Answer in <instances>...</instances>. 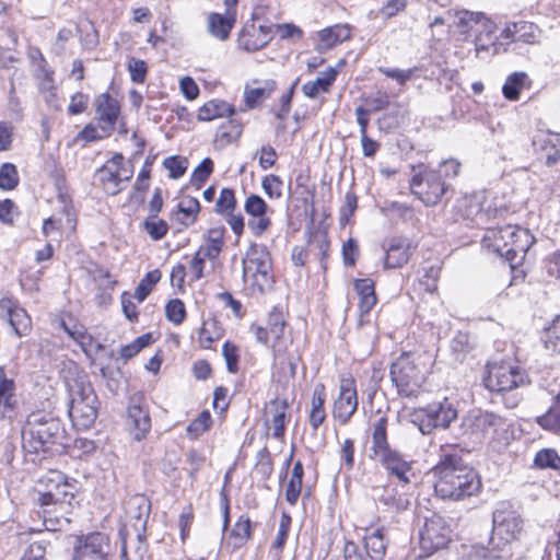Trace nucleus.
I'll return each instance as SVG.
<instances>
[{"mask_svg": "<svg viewBox=\"0 0 560 560\" xmlns=\"http://www.w3.org/2000/svg\"><path fill=\"white\" fill-rule=\"evenodd\" d=\"M287 400H272L269 406L271 419L267 420V424L272 429V436L281 439L285 432V418H287Z\"/></svg>", "mask_w": 560, "mask_h": 560, "instance_id": "obj_32", "label": "nucleus"}, {"mask_svg": "<svg viewBox=\"0 0 560 560\" xmlns=\"http://www.w3.org/2000/svg\"><path fill=\"white\" fill-rule=\"evenodd\" d=\"M244 210L252 217H261L267 213L268 205L259 195L250 194L245 200Z\"/></svg>", "mask_w": 560, "mask_h": 560, "instance_id": "obj_51", "label": "nucleus"}, {"mask_svg": "<svg viewBox=\"0 0 560 560\" xmlns=\"http://www.w3.org/2000/svg\"><path fill=\"white\" fill-rule=\"evenodd\" d=\"M358 200L357 197L348 192L345 197V205L340 210V223L342 225H346L349 221V218L353 214L354 210L357 209Z\"/></svg>", "mask_w": 560, "mask_h": 560, "instance_id": "obj_61", "label": "nucleus"}, {"mask_svg": "<svg viewBox=\"0 0 560 560\" xmlns=\"http://www.w3.org/2000/svg\"><path fill=\"white\" fill-rule=\"evenodd\" d=\"M433 475L434 491L443 500H464L477 494L481 488L477 472L456 453H444L433 468Z\"/></svg>", "mask_w": 560, "mask_h": 560, "instance_id": "obj_1", "label": "nucleus"}, {"mask_svg": "<svg viewBox=\"0 0 560 560\" xmlns=\"http://www.w3.org/2000/svg\"><path fill=\"white\" fill-rule=\"evenodd\" d=\"M535 238L527 229L506 224L490 228L482 237V245L489 252L504 257L511 266L524 259Z\"/></svg>", "mask_w": 560, "mask_h": 560, "instance_id": "obj_2", "label": "nucleus"}, {"mask_svg": "<svg viewBox=\"0 0 560 560\" xmlns=\"http://www.w3.org/2000/svg\"><path fill=\"white\" fill-rule=\"evenodd\" d=\"M537 423L547 431L560 433V395L553 398L546 413L537 418Z\"/></svg>", "mask_w": 560, "mask_h": 560, "instance_id": "obj_36", "label": "nucleus"}, {"mask_svg": "<svg viewBox=\"0 0 560 560\" xmlns=\"http://www.w3.org/2000/svg\"><path fill=\"white\" fill-rule=\"evenodd\" d=\"M354 290L359 295L361 315L369 314L377 302L374 281L369 278L357 279L354 281Z\"/></svg>", "mask_w": 560, "mask_h": 560, "instance_id": "obj_29", "label": "nucleus"}, {"mask_svg": "<svg viewBox=\"0 0 560 560\" xmlns=\"http://www.w3.org/2000/svg\"><path fill=\"white\" fill-rule=\"evenodd\" d=\"M283 180L275 174L266 175L261 180V188L270 199H280L282 197Z\"/></svg>", "mask_w": 560, "mask_h": 560, "instance_id": "obj_46", "label": "nucleus"}, {"mask_svg": "<svg viewBox=\"0 0 560 560\" xmlns=\"http://www.w3.org/2000/svg\"><path fill=\"white\" fill-rule=\"evenodd\" d=\"M504 425V419L493 412L475 410L468 412L462 421L466 434L483 436L497 432Z\"/></svg>", "mask_w": 560, "mask_h": 560, "instance_id": "obj_17", "label": "nucleus"}, {"mask_svg": "<svg viewBox=\"0 0 560 560\" xmlns=\"http://www.w3.org/2000/svg\"><path fill=\"white\" fill-rule=\"evenodd\" d=\"M529 86L530 80L526 72H513L506 78L502 86V93L506 100L517 101L520 98V92Z\"/></svg>", "mask_w": 560, "mask_h": 560, "instance_id": "obj_34", "label": "nucleus"}, {"mask_svg": "<svg viewBox=\"0 0 560 560\" xmlns=\"http://www.w3.org/2000/svg\"><path fill=\"white\" fill-rule=\"evenodd\" d=\"M82 349V351L89 357L92 358L100 350L104 348V346L94 340V338L89 335L86 331L75 341Z\"/></svg>", "mask_w": 560, "mask_h": 560, "instance_id": "obj_57", "label": "nucleus"}, {"mask_svg": "<svg viewBox=\"0 0 560 560\" xmlns=\"http://www.w3.org/2000/svg\"><path fill=\"white\" fill-rule=\"evenodd\" d=\"M538 27L534 23L520 21L508 24L501 32V37L511 42L535 44L538 40Z\"/></svg>", "mask_w": 560, "mask_h": 560, "instance_id": "obj_26", "label": "nucleus"}, {"mask_svg": "<svg viewBox=\"0 0 560 560\" xmlns=\"http://www.w3.org/2000/svg\"><path fill=\"white\" fill-rule=\"evenodd\" d=\"M534 464L539 468L560 469V456L552 448H544L536 453Z\"/></svg>", "mask_w": 560, "mask_h": 560, "instance_id": "obj_44", "label": "nucleus"}, {"mask_svg": "<svg viewBox=\"0 0 560 560\" xmlns=\"http://www.w3.org/2000/svg\"><path fill=\"white\" fill-rule=\"evenodd\" d=\"M166 318L175 325H179L186 317V307L182 300L173 299L165 306Z\"/></svg>", "mask_w": 560, "mask_h": 560, "instance_id": "obj_48", "label": "nucleus"}, {"mask_svg": "<svg viewBox=\"0 0 560 560\" xmlns=\"http://www.w3.org/2000/svg\"><path fill=\"white\" fill-rule=\"evenodd\" d=\"M19 183L15 165L4 163L0 168V188L4 190L13 189Z\"/></svg>", "mask_w": 560, "mask_h": 560, "instance_id": "obj_50", "label": "nucleus"}, {"mask_svg": "<svg viewBox=\"0 0 560 560\" xmlns=\"http://www.w3.org/2000/svg\"><path fill=\"white\" fill-rule=\"evenodd\" d=\"M336 78L337 70L330 67L316 80L304 83L302 85V92L306 97L315 98L320 93H327L336 81Z\"/></svg>", "mask_w": 560, "mask_h": 560, "instance_id": "obj_31", "label": "nucleus"}, {"mask_svg": "<svg viewBox=\"0 0 560 560\" xmlns=\"http://www.w3.org/2000/svg\"><path fill=\"white\" fill-rule=\"evenodd\" d=\"M364 550L371 560H382L386 555V529L378 527L364 536Z\"/></svg>", "mask_w": 560, "mask_h": 560, "instance_id": "obj_28", "label": "nucleus"}, {"mask_svg": "<svg viewBox=\"0 0 560 560\" xmlns=\"http://www.w3.org/2000/svg\"><path fill=\"white\" fill-rule=\"evenodd\" d=\"M46 548L42 542H33L28 546L21 560H46Z\"/></svg>", "mask_w": 560, "mask_h": 560, "instance_id": "obj_64", "label": "nucleus"}, {"mask_svg": "<svg viewBox=\"0 0 560 560\" xmlns=\"http://www.w3.org/2000/svg\"><path fill=\"white\" fill-rule=\"evenodd\" d=\"M411 192L425 206H435L447 190V185L434 170H425L410 179Z\"/></svg>", "mask_w": 560, "mask_h": 560, "instance_id": "obj_14", "label": "nucleus"}, {"mask_svg": "<svg viewBox=\"0 0 560 560\" xmlns=\"http://www.w3.org/2000/svg\"><path fill=\"white\" fill-rule=\"evenodd\" d=\"M212 418L208 410H203L200 415L192 420L186 428L187 436L191 440L198 439L211 425Z\"/></svg>", "mask_w": 560, "mask_h": 560, "instance_id": "obj_41", "label": "nucleus"}, {"mask_svg": "<svg viewBox=\"0 0 560 560\" xmlns=\"http://www.w3.org/2000/svg\"><path fill=\"white\" fill-rule=\"evenodd\" d=\"M270 254L264 245H253L243 259V277L258 293L271 285Z\"/></svg>", "mask_w": 560, "mask_h": 560, "instance_id": "obj_10", "label": "nucleus"}, {"mask_svg": "<svg viewBox=\"0 0 560 560\" xmlns=\"http://www.w3.org/2000/svg\"><path fill=\"white\" fill-rule=\"evenodd\" d=\"M143 230L154 241L163 238L168 231V224L165 220L148 217L142 223Z\"/></svg>", "mask_w": 560, "mask_h": 560, "instance_id": "obj_45", "label": "nucleus"}, {"mask_svg": "<svg viewBox=\"0 0 560 560\" xmlns=\"http://www.w3.org/2000/svg\"><path fill=\"white\" fill-rule=\"evenodd\" d=\"M228 8L224 14L212 12L208 15V32L220 40H225L233 28L235 18V5L237 2H226Z\"/></svg>", "mask_w": 560, "mask_h": 560, "instance_id": "obj_22", "label": "nucleus"}, {"mask_svg": "<svg viewBox=\"0 0 560 560\" xmlns=\"http://www.w3.org/2000/svg\"><path fill=\"white\" fill-rule=\"evenodd\" d=\"M458 25L466 26L467 32L474 31L476 36L489 38L493 44L495 24L481 12L462 11L458 14Z\"/></svg>", "mask_w": 560, "mask_h": 560, "instance_id": "obj_21", "label": "nucleus"}, {"mask_svg": "<svg viewBox=\"0 0 560 560\" xmlns=\"http://www.w3.org/2000/svg\"><path fill=\"white\" fill-rule=\"evenodd\" d=\"M61 327L68 334V336L72 338L74 341H77L85 332V328L83 327V325L78 324L71 317H69L68 319H62Z\"/></svg>", "mask_w": 560, "mask_h": 560, "instance_id": "obj_63", "label": "nucleus"}, {"mask_svg": "<svg viewBox=\"0 0 560 560\" xmlns=\"http://www.w3.org/2000/svg\"><path fill=\"white\" fill-rule=\"evenodd\" d=\"M269 336L272 339L271 348L276 362L279 364L283 363V352H285V346L283 342L284 326H276L267 328Z\"/></svg>", "mask_w": 560, "mask_h": 560, "instance_id": "obj_43", "label": "nucleus"}, {"mask_svg": "<svg viewBox=\"0 0 560 560\" xmlns=\"http://www.w3.org/2000/svg\"><path fill=\"white\" fill-rule=\"evenodd\" d=\"M95 117L105 136H109L116 127L120 115V104L109 93H102L95 97Z\"/></svg>", "mask_w": 560, "mask_h": 560, "instance_id": "obj_18", "label": "nucleus"}, {"mask_svg": "<svg viewBox=\"0 0 560 560\" xmlns=\"http://www.w3.org/2000/svg\"><path fill=\"white\" fill-rule=\"evenodd\" d=\"M0 319L8 320L18 337L26 336L31 331V317L10 299L0 301Z\"/></svg>", "mask_w": 560, "mask_h": 560, "instance_id": "obj_19", "label": "nucleus"}, {"mask_svg": "<svg viewBox=\"0 0 560 560\" xmlns=\"http://www.w3.org/2000/svg\"><path fill=\"white\" fill-rule=\"evenodd\" d=\"M545 345L547 349L560 353V315L557 316L546 331Z\"/></svg>", "mask_w": 560, "mask_h": 560, "instance_id": "obj_52", "label": "nucleus"}, {"mask_svg": "<svg viewBox=\"0 0 560 560\" xmlns=\"http://www.w3.org/2000/svg\"><path fill=\"white\" fill-rule=\"evenodd\" d=\"M340 458L348 470L354 466V443L351 439H346L340 448Z\"/></svg>", "mask_w": 560, "mask_h": 560, "instance_id": "obj_60", "label": "nucleus"}, {"mask_svg": "<svg viewBox=\"0 0 560 560\" xmlns=\"http://www.w3.org/2000/svg\"><path fill=\"white\" fill-rule=\"evenodd\" d=\"M389 376L401 397L416 398L422 392L424 374L409 353L400 354L390 364Z\"/></svg>", "mask_w": 560, "mask_h": 560, "instance_id": "obj_9", "label": "nucleus"}, {"mask_svg": "<svg viewBox=\"0 0 560 560\" xmlns=\"http://www.w3.org/2000/svg\"><path fill=\"white\" fill-rule=\"evenodd\" d=\"M350 38L351 28L349 24H336L325 27L317 33L316 50L320 54L326 52Z\"/></svg>", "mask_w": 560, "mask_h": 560, "instance_id": "obj_23", "label": "nucleus"}, {"mask_svg": "<svg viewBox=\"0 0 560 560\" xmlns=\"http://www.w3.org/2000/svg\"><path fill=\"white\" fill-rule=\"evenodd\" d=\"M129 430L132 439L143 440L151 429V419L149 412L139 405L128 407Z\"/></svg>", "mask_w": 560, "mask_h": 560, "instance_id": "obj_27", "label": "nucleus"}, {"mask_svg": "<svg viewBox=\"0 0 560 560\" xmlns=\"http://www.w3.org/2000/svg\"><path fill=\"white\" fill-rule=\"evenodd\" d=\"M224 234L225 228L223 225L209 229L205 236L206 245L199 247L198 252H202L203 257H208V259H215L222 250Z\"/></svg>", "mask_w": 560, "mask_h": 560, "instance_id": "obj_33", "label": "nucleus"}, {"mask_svg": "<svg viewBox=\"0 0 560 560\" xmlns=\"http://www.w3.org/2000/svg\"><path fill=\"white\" fill-rule=\"evenodd\" d=\"M413 246L408 238L393 237L386 252L384 265L386 268H400L408 262Z\"/></svg>", "mask_w": 560, "mask_h": 560, "instance_id": "obj_25", "label": "nucleus"}, {"mask_svg": "<svg viewBox=\"0 0 560 560\" xmlns=\"http://www.w3.org/2000/svg\"><path fill=\"white\" fill-rule=\"evenodd\" d=\"M110 553L109 537L94 532L77 538L72 560H110Z\"/></svg>", "mask_w": 560, "mask_h": 560, "instance_id": "obj_15", "label": "nucleus"}, {"mask_svg": "<svg viewBox=\"0 0 560 560\" xmlns=\"http://www.w3.org/2000/svg\"><path fill=\"white\" fill-rule=\"evenodd\" d=\"M132 176V165H126L121 153H115L104 165L96 170L95 174L103 190L110 196L118 195Z\"/></svg>", "mask_w": 560, "mask_h": 560, "instance_id": "obj_12", "label": "nucleus"}, {"mask_svg": "<svg viewBox=\"0 0 560 560\" xmlns=\"http://www.w3.org/2000/svg\"><path fill=\"white\" fill-rule=\"evenodd\" d=\"M536 150H540L545 156V164L549 167L560 162V133L540 132L533 139Z\"/></svg>", "mask_w": 560, "mask_h": 560, "instance_id": "obj_24", "label": "nucleus"}, {"mask_svg": "<svg viewBox=\"0 0 560 560\" xmlns=\"http://www.w3.org/2000/svg\"><path fill=\"white\" fill-rule=\"evenodd\" d=\"M358 408L357 389L353 380L340 382V393L334 404V416L346 423Z\"/></svg>", "mask_w": 560, "mask_h": 560, "instance_id": "obj_20", "label": "nucleus"}, {"mask_svg": "<svg viewBox=\"0 0 560 560\" xmlns=\"http://www.w3.org/2000/svg\"><path fill=\"white\" fill-rule=\"evenodd\" d=\"M242 131V124L234 118H230L218 128L215 142L220 145H226L237 140L241 137Z\"/></svg>", "mask_w": 560, "mask_h": 560, "instance_id": "obj_38", "label": "nucleus"}, {"mask_svg": "<svg viewBox=\"0 0 560 560\" xmlns=\"http://www.w3.org/2000/svg\"><path fill=\"white\" fill-rule=\"evenodd\" d=\"M89 103V96L84 93L77 92L71 96L70 104L68 106V113L70 115H78L83 113Z\"/></svg>", "mask_w": 560, "mask_h": 560, "instance_id": "obj_59", "label": "nucleus"}, {"mask_svg": "<svg viewBox=\"0 0 560 560\" xmlns=\"http://www.w3.org/2000/svg\"><path fill=\"white\" fill-rule=\"evenodd\" d=\"M451 541V529L446 521L436 514L427 517L419 532V557L427 558L444 549Z\"/></svg>", "mask_w": 560, "mask_h": 560, "instance_id": "obj_13", "label": "nucleus"}, {"mask_svg": "<svg viewBox=\"0 0 560 560\" xmlns=\"http://www.w3.org/2000/svg\"><path fill=\"white\" fill-rule=\"evenodd\" d=\"M232 536L242 544L252 537V522L247 516H240L232 529Z\"/></svg>", "mask_w": 560, "mask_h": 560, "instance_id": "obj_53", "label": "nucleus"}, {"mask_svg": "<svg viewBox=\"0 0 560 560\" xmlns=\"http://www.w3.org/2000/svg\"><path fill=\"white\" fill-rule=\"evenodd\" d=\"M147 552V545H145V541L143 540L142 536L140 534L137 535V538H136V546H135V549H133V556L132 558H130L128 556V550H127V546H126V541L124 540L122 541V546H121V558L124 560H142L144 555Z\"/></svg>", "mask_w": 560, "mask_h": 560, "instance_id": "obj_58", "label": "nucleus"}, {"mask_svg": "<svg viewBox=\"0 0 560 560\" xmlns=\"http://www.w3.org/2000/svg\"><path fill=\"white\" fill-rule=\"evenodd\" d=\"M178 217L177 220L184 225L192 224L198 217L200 211V203L197 198L191 196H185L178 202Z\"/></svg>", "mask_w": 560, "mask_h": 560, "instance_id": "obj_37", "label": "nucleus"}, {"mask_svg": "<svg viewBox=\"0 0 560 560\" xmlns=\"http://www.w3.org/2000/svg\"><path fill=\"white\" fill-rule=\"evenodd\" d=\"M236 209L235 192L231 188H223L220 191L219 198L215 201L214 211L217 214L223 217L228 213L234 212Z\"/></svg>", "mask_w": 560, "mask_h": 560, "instance_id": "obj_39", "label": "nucleus"}, {"mask_svg": "<svg viewBox=\"0 0 560 560\" xmlns=\"http://www.w3.org/2000/svg\"><path fill=\"white\" fill-rule=\"evenodd\" d=\"M276 89V82L270 80L266 81L262 86L245 88L244 98L248 108H255L261 104Z\"/></svg>", "mask_w": 560, "mask_h": 560, "instance_id": "obj_35", "label": "nucleus"}, {"mask_svg": "<svg viewBox=\"0 0 560 560\" xmlns=\"http://www.w3.org/2000/svg\"><path fill=\"white\" fill-rule=\"evenodd\" d=\"M163 166L168 171V176L173 179L182 177L188 166V161L185 158L174 155L164 159Z\"/></svg>", "mask_w": 560, "mask_h": 560, "instance_id": "obj_47", "label": "nucleus"}, {"mask_svg": "<svg viewBox=\"0 0 560 560\" xmlns=\"http://www.w3.org/2000/svg\"><path fill=\"white\" fill-rule=\"evenodd\" d=\"M301 489L302 479L291 477L285 490V500L289 504L294 505L298 502L301 494Z\"/></svg>", "mask_w": 560, "mask_h": 560, "instance_id": "obj_62", "label": "nucleus"}, {"mask_svg": "<svg viewBox=\"0 0 560 560\" xmlns=\"http://www.w3.org/2000/svg\"><path fill=\"white\" fill-rule=\"evenodd\" d=\"M522 528L523 521L512 504L508 501L499 502L492 517V533L489 540L491 549L481 548V557L485 559L499 558L497 552L504 550L506 546L516 540Z\"/></svg>", "mask_w": 560, "mask_h": 560, "instance_id": "obj_6", "label": "nucleus"}, {"mask_svg": "<svg viewBox=\"0 0 560 560\" xmlns=\"http://www.w3.org/2000/svg\"><path fill=\"white\" fill-rule=\"evenodd\" d=\"M70 393L69 417L79 430H88L97 417L98 399L92 384L83 378L68 383Z\"/></svg>", "mask_w": 560, "mask_h": 560, "instance_id": "obj_7", "label": "nucleus"}, {"mask_svg": "<svg viewBox=\"0 0 560 560\" xmlns=\"http://www.w3.org/2000/svg\"><path fill=\"white\" fill-rule=\"evenodd\" d=\"M342 551L343 560H371L364 548L351 540L346 541Z\"/></svg>", "mask_w": 560, "mask_h": 560, "instance_id": "obj_56", "label": "nucleus"}, {"mask_svg": "<svg viewBox=\"0 0 560 560\" xmlns=\"http://www.w3.org/2000/svg\"><path fill=\"white\" fill-rule=\"evenodd\" d=\"M370 452V458L381 464L390 477H395L405 485L410 482L411 464L397 450L390 447L385 417H381L373 424Z\"/></svg>", "mask_w": 560, "mask_h": 560, "instance_id": "obj_5", "label": "nucleus"}, {"mask_svg": "<svg viewBox=\"0 0 560 560\" xmlns=\"http://www.w3.org/2000/svg\"><path fill=\"white\" fill-rule=\"evenodd\" d=\"M259 8L252 14V20L246 22L238 35V46L245 51H256L271 40V27L265 24H256L259 20Z\"/></svg>", "mask_w": 560, "mask_h": 560, "instance_id": "obj_16", "label": "nucleus"}, {"mask_svg": "<svg viewBox=\"0 0 560 560\" xmlns=\"http://www.w3.org/2000/svg\"><path fill=\"white\" fill-rule=\"evenodd\" d=\"M487 370L485 386L501 395L508 408H515L522 399L516 390L529 383L526 373L512 361L489 362Z\"/></svg>", "mask_w": 560, "mask_h": 560, "instance_id": "obj_3", "label": "nucleus"}, {"mask_svg": "<svg viewBox=\"0 0 560 560\" xmlns=\"http://www.w3.org/2000/svg\"><path fill=\"white\" fill-rule=\"evenodd\" d=\"M162 273L159 269L149 271L140 281L135 291V298L141 303L152 291V288L161 280Z\"/></svg>", "mask_w": 560, "mask_h": 560, "instance_id": "obj_40", "label": "nucleus"}, {"mask_svg": "<svg viewBox=\"0 0 560 560\" xmlns=\"http://www.w3.org/2000/svg\"><path fill=\"white\" fill-rule=\"evenodd\" d=\"M235 108L222 100H211L205 103L198 110V120L210 121L220 117H232Z\"/></svg>", "mask_w": 560, "mask_h": 560, "instance_id": "obj_30", "label": "nucleus"}, {"mask_svg": "<svg viewBox=\"0 0 560 560\" xmlns=\"http://www.w3.org/2000/svg\"><path fill=\"white\" fill-rule=\"evenodd\" d=\"M66 430L50 413L34 412L22 430L23 447L30 453L46 452L51 445L63 444Z\"/></svg>", "mask_w": 560, "mask_h": 560, "instance_id": "obj_4", "label": "nucleus"}, {"mask_svg": "<svg viewBox=\"0 0 560 560\" xmlns=\"http://www.w3.org/2000/svg\"><path fill=\"white\" fill-rule=\"evenodd\" d=\"M222 336L221 329L218 327V322L214 319L203 322L199 331V343L202 348L209 349L211 343Z\"/></svg>", "mask_w": 560, "mask_h": 560, "instance_id": "obj_42", "label": "nucleus"}, {"mask_svg": "<svg viewBox=\"0 0 560 560\" xmlns=\"http://www.w3.org/2000/svg\"><path fill=\"white\" fill-rule=\"evenodd\" d=\"M68 485H57L55 491L39 493L37 504L42 509L40 516L46 530L57 532L70 523L71 502L74 494L67 490Z\"/></svg>", "mask_w": 560, "mask_h": 560, "instance_id": "obj_8", "label": "nucleus"}, {"mask_svg": "<svg viewBox=\"0 0 560 560\" xmlns=\"http://www.w3.org/2000/svg\"><path fill=\"white\" fill-rule=\"evenodd\" d=\"M410 417L422 434H430L436 428H447L457 418V410L445 399L416 409Z\"/></svg>", "mask_w": 560, "mask_h": 560, "instance_id": "obj_11", "label": "nucleus"}, {"mask_svg": "<svg viewBox=\"0 0 560 560\" xmlns=\"http://www.w3.org/2000/svg\"><path fill=\"white\" fill-rule=\"evenodd\" d=\"M213 172V162L210 158H205L200 164L194 170L190 182L192 185L200 187L205 184Z\"/></svg>", "mask_w": 560, "mask_h": 560, "instance_id": "obj_49", "label": "nucleus"}, {"mask_svg": "<svg viewBox=\"0 0 560 560\" xmlns=\"http://www.w3.org/2000/svg\"><path fill=\"white\" fill-rule=\"evenodd\" d=\"M130 79L135 83H143L147 78L148 66L144 60L131 58L128 62Z\"/></svg>", "mask_w": 560, "mask_h": 560, "instance_id": "obj_55", "label": "nucleus"}, {"mask_svg": "<svg viewBox=\"0 0 560 560\" xmlns=\"http://www.w3.org/2000/svg\"><path fill=\"white\" fill-rule=\"evenodd\" d=\"M222 354L225 359L226 369L230 373H236L238 371V349L237 347L225 341L222 347Z\"/></svg>", "mask_w": 560, "mask_h": 560, "instance_id": "obj_54", "label": "nucleus"}]
</instances>
